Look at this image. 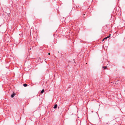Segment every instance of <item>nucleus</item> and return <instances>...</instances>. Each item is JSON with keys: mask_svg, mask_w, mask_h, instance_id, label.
Segmentation results:
<instances>
[{"mask_svg": "<svg viewBox=\"0 0 125 125\" xmlns=\"http://www.w3.org/2000/svg\"><path fill=\"white\" fill-rule=\"evenodd\" d=\"M16 95L15 93H13L11 95V97L12 98H13L14 96Z\"/></svg>", "mask_w": 125, "mask_h": 125, "instance_id": "1", "label": "nucleus"}, {"mask_svg": "<svg viewBox=\"0 0 125 125\" xmlns=\"http://www.w3.org/2000/svg\"><path fill=\"white\" fill-rule=\"evenodd\" d=\"M57 104H55L53 108L54 109L57 108Z\"/></svg>", "mask_w": 125, "mask_h": 125, "instance_id": "2", "label": "nucleus"}, {"mask_svg": "<svg viewBox=\"0 0 125 125\" xmlns=\"http://www.w3.org/2000/svg\"><path fill=\"white\" fill-rule=\"evenodd\" d=\"M110 35H111V34H109V36H107L106 37H105V38H104V39H105V40H106L107 38H109V37H110Z\"/></svg>", "mask_w": 125, "mask_h": 125, "instance_id": "3", "label": "nucleus"}, {"mask_svg": "<svg viewBox=\"0 0 125 125\" xmlns=\"http://www.w3.org/2000/svg\"><path fill=\"white\" fill-rule=\"evenodd\" d=\"M27 84L26 83L23 84V86L25 87H26L27 86Z\"/></svg>", "mask_w": 125, "mask_h": 125, "instance_id": "4", "label": "nucleus"}, {"mask_svg": "<svg viewBox=\"0 0 125 125\" xmlns=\"http://www.w3.org/2000/svg\"><path fill=\"white\" fill-rule=\"evenodd\" d=\"M107 67L106 66H103L102 67V68H103L104 69H106Z\"/></svg>", "mask_w": 125, "mask_h": 125, "instance_id": "5", "label": "nucleus"}, {"mask_svg": "<svg viewBox=\"0 0 125 125\" xmlns=\"http://www.w3.org/2000/svg\"><path fill=\"white\" fill-rule=\"evenodd\" d=\"M44 89H42V91H41V94H42V93L44 92Z\"/></svg>", "mask_w": 125, "mask_h": 125, "instance_id": "6", "label": "nucleus"}, {"mask_svg": "<svg viewBox=\"0 0 125 125\" xmlns=\"http://www.w3.org/2000/svg\"><path fill=\"white\" fill-rule=\"evenodd\" d=\"M105 40V39H104H104L103 40H102V41H104V40Z\"/></svg>", "mask_w": 125, "mask_h": 125, "instance_id": "7", "label": "nucleus"}, {"mask_svg": "<svg viewBox=\"0 0 125 125\" xmlns=\"http://www.w3.org/2000/svg\"><path fill=\"white\" fill-rule=\"evenodd\" d=\"M48 54V55H50V53H49Z\"/></svg>", "mask_w": 125, "mask_h": 125, "instance_id": "8", "label": "nucleus"}, {"mask_svg": "<svg viewBox=\"0 0 125 125\" xmlns=\"http://www.w3.org/2000/svg\"><path fill=\"white\" fill-rule=\"evenodd\" d=\"M119 81V80H117L116 81V82H115L116 83V82H117V81Z\"/></svg>", "mask_w": 125, "mask_h": 125, "instance_id": "9", "label": "nucleus"}, {"mask_svg": "<svg viewBox=\"0 0 125 125\" xmlns=\"http://www.w3.org/2000/svg\"><path fill=\"white\" fill-rule=\"evenodd\" d=\"M83 15H85V14H84Z\"/></svg>", "mask_w": 125, "mask_h": 125, "instance_id": "10", "label": "nucleus"}]
</instances>
